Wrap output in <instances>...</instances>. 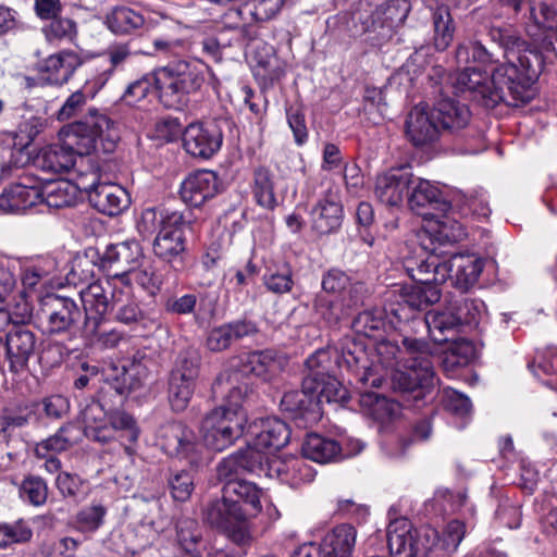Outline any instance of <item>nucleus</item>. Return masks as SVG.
<instances>
[{
    "instance_id": "obj_1",
    "label": "nucleus",
    "mask_w": 557,
    "mask_h": 557,
    "mask_svg": "<svg viewBox=\"0 0 557 557\" xmlns=\"http://www.w3.org/2000/svg\"><path fill=\"white\" fill-rule=\"evenodd\" d=\"M491 36L504 47L506 62L496 64L479 41L461 42L456 50V60L467 66L457 73L456 87L469 91L486 108L500 102L510 106L529 102L533 98L531 86L539 75L540 54L508 30L492 29Z\"/></svg>"
},
{
    "instance_id": "obj_2",
    "label": "nucleus",
    "mask_w": 557,
    "mask_h": 557,
    "mask_svg": "<svg viewBox=\"0 0 557 557\" xmlns=\"http://www.w3.org/2000/svg\"><path fill=\"white\" fill-rule=\"evenodd\" d=\"M61 144L48 146L37 158L38 165L55 174L82 170L90 154L97 149L113 151L119 132L115 123L97 109H90L81 121L64 126L60 132Z\"/></svg>"
},
{
    "instance_id": "obj_3",
    "label": "nucleus",
    "mask_w": 557,
    "mask_h": 557,
    "mask_svg": "<svg viewBox=\"0 0 557 557\" xmlns=\"http://www.w3.org/2000/svg\"><path fill=\"white\" fill-rule=\"evenodd\" d=\"M206 65L197 59L173 60L128 85L121 101L129 107L144 100L154 85L161 103L169 109L181 110L189 96L199 91L205 83Z\"/></svg>"
},
{
    "instance_id": "obj_4",
    "label": "nucleus",
    "mask_w": 557,
    "mask_h": 557,
    "mask_svg": "<svg viewBox=\"0 0 557 557\" xmlns=\"http://www.w3.org/2000/svg\"><path fill=\"white\" fill-rule=\"evenodd\" d=\"M212 391L214 395L223 397L224 404L205 417L201 433L209 448L222 451L243 434L247 422L243 401L247 396L248 385L239 382V373L225 371L216 377Z\"/></svg>"
},
{
    "instance_id": "obj_5",
    "label": "nucleus",
    "mask_w": 557,
    "mask_h": 557,
    "mask_svg": "<svg viewBox=\"0 0 557 557\" xmlns=\"http://www.w3.org/2000/svg\"><path fill=\"white\" fill-rule=\"evenodd\" d=\"M377 354L386 367L401 366L405 371L395 374L394 381L403 391L430 393L436 385L432 354L428 344L414 338H404L403 347L391 342H381Z\"/></svg>"
},
{
    "instance_id": "obj_6",
    "label": "nucleus",
    "mask_w": 557,
    "mask_h": 557,
    "mask_svg": "<svg viewBox=\"0 0 557 557\" xmlns=\"http://www.w3.org/2000/svg\"><path fill=\"white\" fill-rule=\"evenodd\" d=\"M444 253L437 252V248L434 247L425 259L414 263L408 260L406 271L422 282L436 281L442 284L449 280L460 289L474 285L484 267L482 259L470 253H454L446 259Z\"/></svg>"
},
{
    "instance_id": "obj_7",
    "label": "nucleus",
    "mask_w": 557,
    "mask_h": 557,
    "mask_svg": "<svg viewBox=\"0 0 557 557\" xmlns=\"http://www.w3.org/2000/svg\"><path fill=\"white\" fill-rule=\"evenodd\" d=\"M23 290L14 299L13 313H33L35 300L42 289L63 287V273L59 261L52 256L37 258L22 268Z\"/></svg>"
},
{
    "instance_id": "obj_8",
    "label": "nucleus",
    "mask_w": 557,
    "mask_h": 557,
    "mask_svg": "<svg viewBox=\"0 0 557 557\" xmlns=\"http://www.w3.org/2000/svg\"><path fill=\"white\" fill-rule=\"evenodd\" d=\"M387 545L392 555L426 557L440 548V533L430 525L412 529L408 519L399 518L387 528Z\"/></svg>"
},
{
    "instance_id": "obj_9",
    "label": "nucleus",
    "mask_w": 557,
    "mask_h": 557,
    "mask_svg": "<svg viewBox=\"0 0 557 557\" xmlns=\"http://www.w3.org/2000/svg\"><path fill=\"white\" fill-rule=\"evenodd\" d=\"M287 0H235L227 5L225 24L234 30L235 41H251L258 36L255 25L246 22L245 15L256 22L273 18Z\"/></svg>"
},
{
    "instance_id": "obj_10",
    "label": "nucleus",
    "mask_w": 557,
    "mask_h": 557,
    "mask_svg": "<svg viewBox=\"0 0 557 557\" xmlns=\"http://www.w3.org/2000/svg\"><path fill=\"white\" fill-rule=\"evenodd\" d=\"M247 515L240 505L222 493L220 499L208 505L205 519L210 525L225 533L234 543L244 545L251 539Z\"/></svg>"
},
{
    "instance_id": "obj_11",
    "label": "nucleus",
    "mask_w": 557,
    "mask_h": 557,
    "mask_svg": "<svg viewBox=\"0 0 557 557\" xmlns=\"http://www.w3.org/2000/svg\"><path fill=\"white\" fill-rule=\"evenodd\" d=\"M408 275L416 284L412 286L398 284L392 286L385 294V300L389 304V308L385 309V313H398L406 309L422 311L440 300L441 292L437 288L440 282H422L409 273Z\"/></svg>"
},
{
    "instance_id": "obj_12",
    "label": "nucleus",
    "mask_w": 557,
    "mask_h": 557,
    "mask_svg": "<svg viewBox=\"0 0 557 557\" xmlns=\"http://www.w3.org/2000/svg\"><path fill=\"white\" fill-rule=\"evenodd\" d=\"M101 175L97 168L91 166L87 175H83L82 190L88 194L90 203L101 213L116 215L129 205L124 188L116 184L100 182Z\"/></svg>"
},
{
    "instance_id": "obj_13",
    "label": "nucleus",
    "mask_w": 557,
    "mask_h": 557,
    "mask_svg": "<svg viewBox=\"0 0 557 557\" xmlns=\"http://www.w3.org/2000/svg\"><path fill=\"white\" fill-rule=\"evenodd\" d=\"M143 256V249L136 240L111 244L100 253L99 270L106 272L108 277L117 284L122 280L121 273L129 272L137 267Z\"/></svg>"
},
{
    "instance_id": "obj_14",
    "label": "nucleus",
    "mask_w": 557,
    "mask_h": 557,
    "mask_svg": "<svg viewBox=\"0 0 557 557\" xmlns=\"http://www.w3.org/2000/svg\"><path fill=\"white\" fill-rule=\"evenodd\" d=\"M222 141V132L213 123H190L183 133V146L186 152L201 159H209L215 154Z\"/></svg>"
},
{
    "instance_id": "obj_15",
    "label": "nucleus",
    "mask_w": 557,
    "mask_h": 557,
    "mask_svg": "<svg viewBox=\"0 0 557 557\" xmlns=\"http://www.w3.org/2000/svg\"><path fill=\"white\" fill-rule=\"evenodd\" d=\"M413 173L410 168L393 169L379 175L374 194L380 202L388 207H400L408 201Z\"/></svg>"
},
{
    "instance_id": "obj_16",
    "label": "nucleus",
    "mask_w": 557,
    "mask_h": 557,
    "mask_svg": "<svg viewBox=\"0 0 557 557\" xmlns=\"http://www.w3.org/2000/svg\"><path fill=\"white\" fill-rule=\"evenodd\" d=\"M405 134L416 147L435 143L440 138L441 128L434 110L423 103L414 106L406 117Z\"/></svg>"
},
{
    "instance_id": "obj_17",
    "label": "nucleus",
    "mask_w": 557,
    "mask_h": 557,
    "mask_svg": "<svg viewBox=\"0 0 557 557\" xmlns=\"http://www.w3.org/2000/svg\"><path fill=\"white\" fill-rule=\"evenodd\" d=\"M425 220L424 234L432 247L424 245V248L430 251L434 247L437 248V252L442 251V246L458 243L467 236L463 225L448 211L435 212Z\"/></svg>"
},
{
    "instance_id": "obj_18",
    "label": "nucleus",
    "mask_w": 557,
    "mask_h": 557,
    "mask_svg": "<svg viewBox=\"0 0 557 557\" xmlns=\"http://www.w3.org/2000/svg\"><path fill=\"white\" fill-rule=\"evenodd\" d=\"M188 225L189 222L185 219L183 213L172 211L168 215L165 225L159 230L154 239V253L166 260L180 255L185 248L184 230L188 227Z\"/></svg>"
},
{
    "instance_id": "obj_19",
    "label": "nucleus",
    "mask_w": 557,
    "mask_h": 557,
    "mask_svg": "<svg viewBox=\"0 0 557 557\" xmlns=\"http://www.w3.org/2000/svg\"><path fill=\"white\" fill-rule=\"evenodd\" d=\"M408 205L412 211L422 215L424 219L431 216L435 212L425 211L432 209L437 212L450 210V205L445 200L442 190L434 183L416 177L410 186Z\"/></svg>"
},
{
    "instance_id": "obj_20",
    "label": "nucleus",
    "mask_w": 557,
    "mask_h": 557,
    "mask_svg": "<svg viewBox=\"0 0 557 557\" xmlns=\"http://www.w3.org/2000/svg\"><path fill=\"white\" fill-rule=\"evenodd\" d=\"M152 359L143 350H137L128 364L122 366L121 372L111 382L115 392L125 396L143 388L150 375Z\"/></svg>"
},
{
    "instance_id": "obj_21",
    "label": "nucleus",
    "mask_w": 557,
    "mask_h": 557,
    "mask_svg": "<svg viewBox=\"0 0 557 557\" xmlns=\"http://www.w3.org/2000/svg\"><path fill=\"white\" fill-rule=\"evenodd\" d=\"M159 443L169 456L195 460L197 444L194 442L193 433L180 422L163 425L159 431Z\"/></svg>"
},
{
    "instance_id": "obj_22",
    "label": "nucleus",
    "mask_w": 557,
    "mask_h": 557,
    "mask_svg": "<svg viewBox=\"0 0 557 557\" xmlns=\"http://www.w3.org/2000/svg\"><path fill=\"white\" fill-rule=\"evenodd\" d=\"M42 187L24 182L12 184L0 195V210L7 213H21L42 205Z\"/></svg>"
},
{
    "instance_id": "obj_23",
    "label": "nucleus",
    "mask_w": 557,
    "mask_h": 557,
    "mask_svg": "<svg viewBox=\"0 0 557 557\" xmlns=\"http://www.w3.org/2000/svg\"><path fill=\"white\" fill-rule=\"evenodd\" d=\"M218 193V176L212 171H197L189 174L181 184L182 200L191 206L199 207Z\"/></svg>"
},
{
    "instance_id": "obj_24",
    "label": "nucleus",
    "mask_w": 557,
    "mask_h": 557,
    "mask_svg": "<svg viewBox=\"0 0 557 557\" xmlns=\"http://www.w3.org/2000/svg\"><path fill=\"white\" fill-rule=\"evenodd\" d=\"M267 476L276 479L290 487L311 481V468L301 458L274 456L268 461Z\"/></svg>"
},
{
    "instance_id": "obj_25",
    "label": "nucleus",
    "mask_w": 557,
    "mask_h": 557,
    "mask_svg": "<svg viewBox=\"0 0 557 557\" xmlns=\"http://www.w3.org/2000/svg\"><path fill=\"white\" fill-rule=\"evenodd\" d=\"M287 364V358L274 350L252 351L242 359V372L251 373L263 381H271Z\"/></svg>"
},
{
    "instance_id": "obj_26",
    "label": "nucleus",
    "mask_w": 557,
    "mask_h": 557,
    "mask_svg": "<svg viewBox=\"0 0 557 557\" xmlns=\"http://www.w3.org/2000/svg\"><path fill=\"white\" fill-rule=\"evenodd\" d=\"M410 11L407 0H391L377 8L372 15L370 32H377L382 39H389L394 29L404 24Z\"/></svg>"
},
{
    "instance_id": "obj_27",
    "label": "nucleus",
    "mask_w": 557,
    "mask_h": 557,
    "mask_svg": "<svg viewBox=\"0 0 557 557\" xmlns=\"http://www.w3.org/2000/svg\"><path fill=\"white\" fill-rule=\"evenodd\" d=\"M312 403L313 377L308 375L302 381L301 389L290 391L283 395L281 408L283 411L290 413L299 426L302 422H305L304 426H307V422H310L313 417Z\"/></svg>"
},
{
    "instance_id": "obj_28",
    "label": "nucleus",
    "mask_w": 557,
    "mask_h": 557,
    "mask_svg": "<svg viewBox=\"0 0 557 557\" xmlns=\"http://www.w3.org/2000/svg\"><path fill=\"white\" fill-rule=\"evenodd\" d=\"M357 541V530L349 523L333 528L321 540L320 557H351Z\"/></svg>"
},
{
    "instance_id": "obj_29",
    "label": "nucleus",
    "mask_w": 557,
    "mask_h": 557,
    "mask_svg": "<svg viewBox=\"0 0 557 557\" xmlns=\"http://www.w3.org/2000/svg\"><path fill=\"white\" fill-rule=\"evenodd\" d=\"M222 493L231 500L240 505L248 513V519L256 517L262 511L261 500L264 497V491L253 482L246 480L226 482Z\"/></svg>"
},
{
    "instance_id": "obj_30",
    "label": "nucleus",
    "mask_w": 557,
    "mask_h": 557,
    "mask_svg": "<svg viewBox=\"0 0 557 557\" xmlns=\"http://www.w3.org/2000/svg\"><path fill=\"white\" fill-rule=\"evenodd\" d=\"M35 337L27 330L16 329L7 336V352L10 369L21 372L26 369L29 357L34 352Z\"/></svg>"
},
{
    "instance_id": "obj_31",
    "label": "nucleus",
    "mask_w": 557,
    "mask_h": 557,
    "mask_svg": "<svg viewBox=\"0 0 557 557\" xmlns=\"http://www.w3.org/2000/svg\"><path fill=\"white\" fill-rule=\"evenodd\" d=\"M81 65V59L73 51H62L48 57L42 65L44 79L51 85H62L73 75Z\"/></svg>"
},
{
    "instance_id": "obj_32",
    "label": "nucleus",
    "mask_w": 557,
    "mask_h": 557,
    "mask_svg": "<svg viewBox=\"0 0 557 557\" xmlns=\"http://www.w3.org/2000/svg\"><path fill=\"white\" fill-rule=\"evenodd\" d=\"M81 419L84 423V433L89 440L108 443L111 429L108 428V414L103 406L95 399L88 401L81 409Z\"/></svg>"
},
{
    "instance_id": "obj_33",
    "label": "nucleus",
    "mask_w": 557,
    "mask_h": 557,
    "mask_svg": "<svg viewBox=\"0 0 557 557\" xmlns=\"http://www.w3.org/2000/svg\"><path fill=\"white\" fill-rule=\"evenodd\" d=\"M78 174L79 181L77 184L67 180H59L47 184L42 188V205L53 209L75 205L78 197V190L82 189L83 175H87V172L85 173L78 170Z\"/></svg>"
},
{
    "instance_id": "obj_34",
    "label": "nucleus",
    "mask_w": 557,
    "mask_h": 557,
    "mask_svg": "<svg viewBox=\"0 0 557 557\" xmlns=\"http://www.w3.org/2000/svg\"><path fill=\"white\" fill-rule=\"evenodd\" d=\"M100 252L95 248H88L83 253L76 255L71 262V268L63 274L65 284H89L96 277L99 270Z\"/></svg>"
},
{
    "instance_id": "obj_35",
    "label": "nucleus",
    "mask_w": 557,
    "mask_h": 557,
    "mask_svg": "<svg viewBox=\"0 0 557 557\" xmlns=\"http://www.w3.org/2000/svg\"><path fill=\"white\" fill-rule=\"evenodd\" d=\"M111 77V71H103L88 79L84 87L73 92L58 111V119L65 121L76 114L86 103L87 98H94Z\"/></svg>"
},
{
    "instance_id": "obj_36",
    "label": "nucleus",
    "mask_w": 557,
    "mask_h": 557,
    "mask_svg": "<svg viewBox=\"0 0 557 557\" xmlns=\"http://www.w3.org/2000/svg\"><path fill=\"white\" fill-rule=\"evenodd\" d=\"M290 431L287 424L273 417L261 421L260 431L253 440L256 445L262 446L265 450L274 455V451L283 448L289 441Z\"/></svg>"
},
{
    "instance_id": "obj_37",
    "label": "nucleus",
    "mask_w": 557,
    "mask_h": 557,
    "mask_svg": "<svg viewBox=\"0 0 557 557\" xmlns=\"http://www.w3.org/2000/svg\"><path fill=\"white\" fill-rule=\"evenodd\" d=\"M437 123L444 129L456 132L466 127L470 121L468 107L454 99H441L433 108Z\"/></svg>"
},
{
    "instance_id": "obj_38",
    "label": "nucleus",
    "mask_w": 557,
    "mask_h": 557,
    "mask_svg": "<svg viewBox=\"0 0 557 557\" xmlns=\"http://www.w3.org/2000/svg\"><path fill=\"white\" fill-rule=\"evenodd\" d=\"M81 438V430L74 424H65L59 431L46 440L37 443L34 448L36 457L55 456L67 450Z\"/></svg>"
},
{
    "instance_id": "obj_39",
    "label": "nucleus",
    "mask_w": 557,
    "mask_h": 557,
    "mask_svg": "<svg viewBox=\"0 0 557 557\" xmlns=\"http://www.w3.org/2000/svg\"><path fill=\"white\" fill-rule=\"evenodd\" d=\"M343 220V208L337 193H330L319 203V216L315 219V232L330 234L336 231Z\"/></svg>"
},
{
    "instance_id": "obj_40",
    "label": "nucleus",
    "mask_w": 557,
    "mask_h": 557,
    "mask_svg": "<svg viewBox=\"0 0 557 557\" xmlns=\"http://www.w3.org/2000/svg\"><path fill=\"white\" fill-rule=\"evenodd\" d=\"M108 509L101 502H92L82 507L73 517V528L87 535L97 532L106 520Z\"/></svg>"
},
{
    "instance_id": "obj_41",
    "label": "nucleus",
    "mask_w": 557,
    "mask_h": 557,
    "mask_svg": "<svg viewBox=\"0 0 557 557\" xmlns=\"http://www.w3.org/2000/svg\"><path fill=\"white\" fill-rule=\"evenodd\" d=\"M432 22L434 47L437 51H445L450 46L455 34V24L448 7H436L432 13Z\"/></svg>"
},
{
    "instance_id": "obj_42",
    "label": "nucleus",
    "mask_w": 557,
    "mask_h": 557,
    "mask_svg": "<svg viewBox=\"0 0 557 557\" xmlns=\"http://www.w3.org/2000/svg\"><path fill=\"white\" fill-rule=\"evenodd\" d=\"M200 355L195 348L182 351L171 372L170 382L196 384L199 374Z\"/></svg>"
},
{
    "instance_id": "obj_43",
    "label": "nucleus",
    "mask_w": 557,
    "mask_h": 557,
    "mask_svg": "<svg viewBox=\"0 0 557 557\" xmlns=\"http://www.w3.org/2000/svg\"><path fill=\"white\" fill-rule=\"evenodd\" d=\"M83 318L84 334L85 336H97V342L103 348L119 347L121 344L126 343L123 333L116 329L101 327L102 315H78Z\"/></svg>"
},
{
    "instance_id": "obj_44",
    "label": "nucleus",
    "mask_w": 557,
    "mask_h": 557,
    "mask_svg": "<svg viewBox=\"0 0 557 557\" xmlns=\"http://www.w3.org/2000/svg\"><path fill=\"white\" fill-rule=\"evenodd\" d=\"M252 194L256 202L264 209L273 210L278 206L274 194L273 175L269 170L259 168L255 171Z\"/></svg>"
},
{
    "instance_id": "obj_45",
    "label": "nucleus",
    "mask_w": 557,
    "mask_h": 557,
    "mask_svg": "<svg viewBox=\"0 0 557 557\" xmlns=\"http://www.w3.org/2000/svg\"><path fill=\"white\" fill-rule=\"evenodd\" d=\"M422 320L432 339L438 344L450 341L449 334L458 332L462 325L459 315H423Z\"/></svg>"
},
{
    "instance_id": "obj_46",
    "label": "nucleus",
    "mask_w": 557,
    "mask_h": 557,
    "mask_svg": "<svg viewBox=\"0 0 557 557\" xmlns=\"http://www.w3.org/2000/svg\"><path fill=\"white\" fill-rule=\"evenodd\" d=\"M145 23L144 16L127 7H117L108 16L109 28L116 34H127L139 27Z\"/></svg>"
},
{
    "instance_id": "obj_47",
    "label": "nucleus",
    "mask_w": 557,
    "mask_h": 557,
    "mask_svg": "<svg viewBox=\"0 0 557 557\" xmlns=\"http://www.w3.org/2000/svg\"><path fill=\"white\" fill-rule=\"evenodd\" d=\"M238 454H240L247 472L267 476L268 461L274 457L273 454L262 446H257L255 440L246 448L239 449Z\"/></svg>"
},
{
    "instance_id": "obj_48",
    "label": "nucleus",
    "mask_w": 557,
    "mask_h": 557,
    "mask_svg": "<svg viewBox=\"0 0 557 557\" xmlns=\"http://www.w3.org/2000/svg\"><path fill=\"white\" fill-rule=\"evenodd\" d=\"M79 295L85 313H106L109 310V298L100 281L89 283Z\"/></svg>"
},
{
    "instance_id": "obj_49",
    "label": "nucleus",
    "mask_w": 557,
    "mask_h": 557,
    "mask_svg": "<svg viewBox=\"0 0 557 557\" xmlns=\"http://www.w3.org/2000/svg\"><path fill=\"white\" fill-rule=\"evenodd\" d=\"M25 161L23 148L16 147L15 139L9 137L0 143V181L11 175L14 169Z\"/></svg>"
},
{
    "instance_id": "obj_50",
    "label": "nucleus",
    "mask_w": 557,
    "mask_h": 557,
    "mask_svg": "<svg viewBox=\"0 0 557 557\" xmlns=\"http://www.w3.org/2000/svg\"><path fill=\"white\" fill-rule=\"evenodd\" d=\"M349 288V294H355L351 296V299L354 302H357L359 299L357 297V294L363 292V285L361 283H356L354 285L350 284L349 277L339 270H330L326 275L322 278V288L326 293L331 294H341L346 290L347 287Z\"/></svg>"
},
{
    "instance_id": "obj_51",
    "label": "nucleus",
    "mask_w": 557,
    "mask_h": 557,
    "mask_svg": "<svg viewBox=\"0 0 557 557\" xmlns=\"http://www.w3.org/2000/svg\"><path fill=\"white\" fill-rule=\"evenodd\" d=\"M177 541L185 553H199L202 541L201 529L194 519H182L177 523Z\"/></svg>"
},
{
    "instance_id": "obj_52",
    "label": "nucleus",
    "mask_w": 557,
    "mask_h": 557,
    "mask_svg": "<svg viewBox=\"0 0 557 557\" xmlns=\"http://www.w3.org/2000/svg\"><path fill=\"white\" fill-rule=\"evenodd\" d=\"M122 280L117 283L124 286H132L134 283L138 284L144 288L153 287L157 284V276L152 267L145 261V257L143 256V260L137 262V267L129 270V272L121 273Z\"/></svg>"
},
{
    "instance_id": "obj_53",
    "label": "nucleus",
    "mask_w": 557,
    "mask_h": 557,
    "mask_svg": "<svg viewBox=\"0 0 557 557\" xmlns=\"http://www.w3.org/2000/svg\"><path fill=\"white\" fill-rule=\"evenodd\" d=\"M50 20V23L42 27V33L49 42L73 40L76 36V24L73 20L58 16Z\"/></svg>"
},
{
    "instance_id": "obj_54",
    "label": "nucleus",
    "mask_w": 557,
    "mask_h": 557,
    "mask_svg": "<svg viewBox=\"0 0 557 557\" xmlns=\"http://www.w3.org/2000/svg\"><path fill=\"white\" fill-rule=\"evenodd\" d=\"M108 428L111 429L110 441L114 437L116 431L124 433L128 442H136L139 430L134 418L125 411L116 410L108 416Z\"/></svg>"
},
{
    "instance_id": "obj_55",
    "label": "nucleus",
    "mask_w": 557,
    "mask_h": 557,
    "mask_svg": "<svg viewBox=\"0 0 557 557\" xmlns=\"http://www.w3.org/2000/svg\"><path fill=\"white\" fill-rule=\"evenodd\" d=\"M32 536V529L23 520H17L14 523L0 524V547L28 542Z\"/></svg>"
},
{
    "instance_id": "obj_56",
    "label": "nucleus",
    "mask_w": 557,
    "mask_h": 557,
    "mask_svg": "<svg viewBox=\"0 0 557 557\" xmlns=\"http://www.w3.org/2000/svg\"><path fill=\"white\" fill-rule=\"evenodd\" d=\"M474 358L475 347L473 343L466 338H458L453 342L444 362L451 367H465Z\"/></svg>"
},
{
    "instance_id": "obj_57",
    "label": "nucleus",
    "mask_w": 557,
    "mask_h": 557,
    "mask_svg": "<svg viewBox=\"0 0 557 557\" xmlns=\"http://www.w3.org/2000/svg\"><path fill=\"white\" fill-rule=\"evenodd\" d=\"M321 385L318 400L320 403H346L349 399L348 391L335 377L327 376L319 381L315 377V391Z\"/></svg>"
},
{
    "instance_id": "obj_58",
    "label": "nucleus",
    "mask_w": 557,
    "mask_h": 557,
    "mask_svg": "<svg viewBox=\"0 0 557 557\" xmlns=\"http://www.w3.org/2000/svg\"><path fill=\"white\" fill-rule=\"evenodd\" d=\"M467 533L465 522L455 519L446 523L440 535V549L455 553Z\"/></svg>"
},
{
    "instance_id": "obj_59",
    "label": "nucleus",
    "mask_w": 557,
    "mask_h": 557,
    "mask_svg": "<svg viewBox=\"0 0 557 557\" xmlns=\"http://www.w3.org/2000/svg\"><path fill=\"white\" fill-rule=\"evenodd\" d=\"M35 301L39 304L38 310L44 313H72L76 309V304L73 299L52 293L37 296Z\"/></svg>"
},
{
    "instance_id": "obj_60",
    "label": "nucleus",
    "mask_w": 557,
    "mask_h": 557,
    "mask_svg": "<svg viewBox=\"0 0 557 557\" xmlns=\"http://www.w3.org/2000/svg\"><path fill=\"white\" fill-rule=\"evenodd\" d=\"M346 456L347 455L343 454L341 445L335 440L315 434V462H336Z\"/></svg>"
},
{
    "instance_id": "obj_61",
    "label": "nucleus",
    "mask_w": 557,
    "mask_h": 557,
    "mask_svg": "<svg viewBox=\"0 0 557 557\" xmlns=\"http://www.w3.org/2000/svg\"><path fill=\"white\" fill-rule=\"evenodd\" d=\"M21 495L34 506H41L48 497V486L38 476L26 478L21 485Z\"/></svg>"
},
{
    "instance_id": "obj_62",
    "label": "nucleus",
    "mask_w": 557,
    "mask_h": 557,
    "mask_svg": "<svg viewBox=\"0 0 557 557\" xmlns=\"http://www.w3.org/2000/svg\"><path fill=\"white\" fill-rule=\"evenodd\" d=\"M171 494L175 500H187L194 491V479L189 471H176L169 478Z\"/></svg>"
},
{
    "instance_id": "obj_63",
    "label": "nucleus",
    "mask_w": 557,
    "mask_h": 557,
    "mask_svg": "<svg viewBox=\"0 0 557 557\" xmlns=\"http://www.w3.org/2000/svg\"><path fill=\"white\" fill-rule=\"evenodd\" d=\"M244 473H247V470L238 451L227 456L216 466L218 479L225 483L239 481L238 476Z\"/></svg>"
},
{
    "instance_id": "obj_64",
    "label": "nucleus",
    "mask_w": 557,
    "mask_h": 557,
    "mask_svg": "<svg viewBox=\"0 0 557 557\" xmlns=\"http://www.w3.org/2000/svg\"><path fill=\"white\" fill-rule=\"evenodd\" d=\"M263 282L267 288L275 294L287 293L293 286L292 272L286 265L275 271L269 269L263 275Z\"/></svg>"
}]
</instances>
